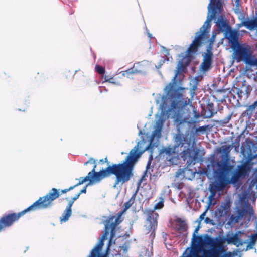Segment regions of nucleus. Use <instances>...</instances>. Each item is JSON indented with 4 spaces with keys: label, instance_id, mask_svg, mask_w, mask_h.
<instances>
[{
    "label": "nucleus",
    "instance_id": "f8f14e48",
    "mask_svg": "<svg viewBox=\"0 0 257 257\" xmlns=\"http://www.w3.org/2000/svg\"><path fill=\"white\" fill-rule=\"evenodd\" d=\"M224 34L225 37L228 40L231 48L240 43L238 41L239 36V30L232 29L230 27Z\"/></svg>",
    "mask_w": 257,
    "mask_h": 257
},
{
    "label": "nucleus",
    "instance_id": "2f4dec72",
    "mask_svg": "<svg viewBox=\"0 0 257 257\" xmlns=\"http://www.w3.org/2000/svg\"><path fill=\"white\" fill-rule=\"evenodd\" d=\"M231 116H232L231 114L228 115L227 117H226L224 118H223V119L221 120L220 121V122L223 124H227L230 120V119L231 118Z\"/></svg>",
    "mask_w": 257,
    "mask_h": 257
},
{
    "label": "nucleus",
    "instance_id": "09e8293b",
    "mask_svg": "<svg viewBox=\"0 0 257 257\" xmlns=\"http://www.w3.org/2000/svg\"><path fill=\"white\" fill-rule=\"evenodd\" d=\"M100 162L102 163H104V162H107V158H106L105 159V161H104L103 159H101V160H100Z\"/></svg>",
    "mask_w": 257,
    "mask_h": 257
},
{
    "label": "nucleus",
    "instance_id": "473e14b6",
    "mask_svg": "<svg viewBox=\"0 0 257 257\" xmlns=\"http://www.w3.org/2000/svg\"><path fill=\"white\" fill-rule=\"evenodd\" d=\"M79 196L80 195L78 193L75 194V195L73 198H72V199L69 201L68 204H71V206L72 207L74 201H76Z\"/></svg>",
    "mask_w": 257,
    "mask_h": 257
},
{
    "label": "nucleus",
    "instance_id": "de8ad7c7",
    "mask_svg": "<svg viewBox=\"0 0 257 257\" xmlns=\"http://www.w3.org/2000/svg\"><path fill=\"white\" fill-rule=\"evenodd\" d=\"M147 35L150 38H153L152 35L149 31L147 32Z\"/></svg>",
    "mask_w": 257,
    "mask_h": 257
},
{
    "label": "nucleus",
    "instance_id": "ea45409f",
    "mask_svg": "<svg viewBox=\"0 0 257 257\" xmlns=\"http://www.w3.org/2000/svg\"><path fill=\"white\" fill-rule=\"evenodd\" d=\"M206 211L204 212L203 213L201 214V215L200 216L198 220L199 221H201L202 220L204 219V217L206 215Z\"/></svg>",
    "mask_w": 257,
    "mask_h": 257
},
{
    "label": "nucleus",
    "instance_id": "e433bc0d",
    "mask_svg": "<svg viewBox=\"0 0 257 257\" xmlns=\"http://www.w3.org/2000/svg\"><path fill=\"white\" fill-rule=\"evenodd\" d=\"M96 160L92 158H90L87 162L84 163L85 165H87L88 163L95 164Z\"/></svg>",
    "mask_w": 257,
    "mask_h": 257
},
{
    "label": "nucleus",
    "instance_id": "49530a36",
    "mask_svg": "<svg viewBox=\"0 0 257 257\" xmlns=\"http://www.w3.org/2000/svg\"><path fill=\"white\" fill-rule=\"evenodd\" d=\"M104 78L105 79V82H108L109 81V79H110V78H109L108 76L107 75L104 76Z\"/></svg>",
    "mask_w": 257,
    "mask_h": 257
},
{
    "label": "nucleus",
    "instance_id": "f03ea898",
    "mask_svg": "<svg viewBox=\"0 0 257 257\" xmlns=\"http://www.w3.org/2000/svg\"><path fill=\"white\" fill-rule=\"evenodd\" d=\"M165 107L164 105L160 106L161 112L156 114L153 131L148 141H147L143 138L141 140L138 142L137 145L130 151L123 163H121L131 178L133 175V170L135 164L145 151H148L150 153V155L145 175H146L148 172L150 173V165L153 160V153L155 148L157 147L159 145L164 123L168 118V113L164 111Z\"/></svg>",
    "mask_w": 257,
    "mask_h": 257
},
{
    "label": "nucleus",
    "instance_id": "a878e982",
    "mask_svg": "<svg viewBox=\"0 0 257 257\" xmlns=\"http://www.w3.org/2000/svg\"><path fill=\"white\" fill-rule=\"evenodd\" d=\"M90 176V174L88 173V175L85 177H80L79 179H76V180H78L79 182L78 183H77L76 185H74L73 186H75V188L77 186H78L79 185H80L82 184H83L84 182L86 181H89V176Z\"/></svg>",
    "mask_w": 257,
    "mask_h": 257
},
{
    "label": "nucleus",
    "instance_id": "58836bf2",
    "mask_svg": "<svg viewBox=\"0 0 257 257\" xmlns=\"http://www.w3.org/2000/svg\"><path fill=\"white\" fill-rule=\"evenodd\" d=\"M245 23V20L244 21H243L240 24H237L236 25V30H238L240 28H241V27L242 26H244V24Z\"/></svg>",
    "mask_w": 257,
    "mask_h": 257
},
{
    "label": "nucleus",
    "instance_id": "bb28decb",
    "mask_svg": "<svg viewBox=\"0 0 257 257\" xmlns=\"http://www.w3.org/2000/svg\"><path fill=\"white\" fill-rule=\"evenodd\" d=\"M241 93L245 92V94H248L250 92V89L249 86H246V81L244 80L242 82V86L241 87Z\"/></svg>",
    "mask_w": 257,
    "mask_h": 257
},
{
    "label": "nucleus",
    "instance_id": "6ab92c4d",
    "mask_svg": "<svg viewBox=\"0 0 257 257\" xmlns=\"http://www.w3.org/2000/svg\"><path fill=\"white\" fill-rule=\"evenodd\" d=\"M215 23L220 30L224 33L230 27L227 24L225 18L222 16L218 17Z\"/></svg>",
    "mask_w": 257,
    "mask_h": 257
},
{
    "label": "nucleus",
    "instance_id": "3c124183",
    "mask_svg": "<svg viewBox=\"0 0 257 257\" xmlns=\"http://www.w3.org/2000/svg\"><path fill=\"white\" fill-rule=\"evenodd\" d=\"M246 32H247V31H245V30H241V31H239V34H240V33H246Z\"/></svg>",
    "mask_w": 257,
    "mask_h": 257
},
{
    "label": "nucleus",
    "instance_id": "5701e85b",
    "mask_svg": "<svg viewBox=\"0 0 257 257\" xmlns=\"http://www.w3.org/2000/svg\"><path fill=\"white\" fill-rule=\"evenodd\" d=\"M229 208V206L227 203L221 204L217 208V211L219 215L221 216L225 215L227 214Z\"/></svg>",
    "mask_w": 257,
    "mask_h": 257
},
{
    "label": "nucleus",
    "instance_id": "dca6fc26",
    "mask_svg": "<svg viewBox=\"0 0 257 257\" xmlns=\"http://www.w3.org/2000/svg\"><path fill=\"white\" fill-rule=\"evenodd\" d=\"M219 243L217 244V245ZM217 245L214 247H211L210 249H206L205 248L201 254V257H219V253L220 250H222V248L220 246L216 247Z\"/></svg>",
    "mask_w": 257,
    "mask_h": 257
},
{
    "label": "nucleus",
    "instance_id": "0eeeda50",
    "mask_svg": "<svg viewBox=\"0 0 257 257\" xmlns=\"http://www.w3.org/2000/svg\"><path fill=\"white\" fill-rule=\"evenodd\" d=\"M196 241L198 244L193 245L189 253L185 257H201L204 246L214 247L218 244V240L208 236L197 237Z\"/></svg>",
    "mask_w": 257,
    "mask_h": 257
},
{
    "label": "nucleus",
    "instance_id": "c85d7f7f",
    "mask_svg": "<svg viewBox=\"0 0 257 257\" xmlns=\"http://www.w3.org/2000/svg\"><path fill=\"white\" fill-rule=\"evenodd\" d=\"M216 195V192L214 190H213L212 189H210V194L208 196V200L209 202V203H212L213 200L214 199V197Z\"/></svg>",
    "mask_w": 257,
    "mask_h": 257
},
{
    "label": "nucleus",
    "instance_id": "603ef678",
    "mask_svg": "<svg viewBox=\"0 0 257 257\" xmlns=\"http://www.w3.org/2000/svg\"><path fill=\"white\" fill-rule=\"evenodd\" d=\"M96 167V162H95V164H94V166H93V169H94V171H95Z\"/></svg>",
    "mask_w": 257,
    "mask_h": 257
},
{
    "label": "nucleus",
    "instance_id": "7ed1b4c3",
    "mask_svg": "<svg viewBox=\"0 0 257 257\" xmlns=\"http://www.w3.org/2000/svg\"><path fill=\"white\" fill-rule=\"evenodd\" d=\"M88 173L90 174L88 185L98 183L102 179L109 176L111 174H114L116 176V180L113 185L114 188H116L119 184L122 185L131 179L127 172L126 171L121 163L109 166L105 170H101L98 172L94 171V169H92Z\"/></svg>",
    "mask_w": 257,
    "mask_h": 257
},
{
    "label": "nucleus",
    "instance_id": "b1692460",
    "mask_svg": "<svg viewBox=\"0 0 257 257\" xmlns=\"http://www.w3.org/2000/svg\"><path fill=\"white\" fill-rule=\"evenodd\" d=\"M231 150L230 145H224L221 146L219 149V152L225 156L227 157Z\"/></svg>",
    "mask_w": 257,
    "mask_h": 257
},
{
    "label": "nucleus",
    "instance_id": "864d4df0",
    "mask_svg": "<svg viewBox=\"0 0 257 257\" xmlns=\"http://www.w3.org/2000/svg\"><path fill=\"white\" fill-rule=\"evenodd\" d=\"M239 0H236V6H238V5L239 4Z\"/></svg>",
    "mask_w": 257,
    "mask_h": 257
},
{
    "label": "nucleus",
    "instance_id": "9b49d317",
    "mask_svg": "<svg viewBox=\"0 0 257 257\" xmlns=\"http://www.w3.org/2000/svg\"><path fill=\"white\" fill-rule=\"evenodd\" d=\"M22 212L13 213L5 215L0 218V231L3 229L11 226L15 222L23 216Z\"/></svg>",
    "mask_w": 257,
    "mask_h": 257
},
{
    "label": "nucleus",
    "instance_id": "72a5a7b5",
    "mask_svg": "<svg viewBox=\"0 0 257 257\" xmlns=\"http://www.w3.org/2000/svg\"><path fill=\"white\" fill-rule=\"evenodd\" d=\"M166 58H162L159 61V64L158 65H156L155 67L157 69H159L161 66L164 64L165 61L166 60Z\"/></svg>",
    "mask_w": 257,
    "mask_h": 257
},
{
    "label": "nucleus",
    "instance_id": "c03bdc74",
    "mask_svg": "<svg viewBox=\"0 0 257 257\" xmlns=\"http://www.w3.org/2000/svg\"><path fill=\"white\" fill-rule=\"evenodd\" d=\"M112 78H113L112 77L110 78V79H109V81H108V82L112 83V84H116V85H120L119 83L116 82H114V81H112Z\"/></svg>",
    "mask_w": 257,
    "mask_h": 257
},
{
    "label": "nucleus",
    "instance_id": "20e7f679",
    "mask_svg": "<svg viewBox=\"0 0 257 257\" xmlns=\"http://www.w3.org/2000/svg\"><path fill=\"white\" fill-rule=\"evenodd\" d=\"M122 213L120 212L117 217L112 216L109 217L106 220L104 221L103 223L105 226V231L99 240L91 250L88 257H103L101 254L102 246L104 244V241L107 239V236L110 231V237L109 240L108 247L111 244L115 243L113 241V238L115 235V228L121 220ZM109 249V247H107Z\"/></svg>",
    "mask_w": 257,
    "mask_h": 257
},
{
    "label": "nucleus",
    "instance_id": "aec40b11",
    "mask_svg": "<svg viewBox=\"0 0 257 257\" xmlns=\"http://www.w3.org/2000/svg\"><path fill=\"white\" fill-rule=\"evenodd\" d=\"M71 207V204H68L66 207V208L64 210L63 213L60 217V222L61 224L65 223L68 221L69 218L72 214Z\"/></svg>",
    "mask_w": 257,
    "mask_h": 257
},
{
    "label": "nucleus",
    "instance_id": "412c9836",
    "mask_svg": "<svg viewBox=\"0 0 257 257\" xmlns=\"http://www.w3.org/2000/svg\"><path fill=\"white\" fill-rule=\"evenodd\" d=\"M244 26L249 30H257V17L251 20H245Z\"/></svg>",
    "mask_w": 257,
    "mask_h": 257
},
{
    "label": "nucleus",
    "instance_id": "ddd939ff",
    "mask_svg": "<svg viewBox=\"0 0 257 257\" xmlns=\"http://www.w3.org/2000/svg\"><path fill=\"white\" fill-rule=\"evenodd\" d=\"M211 49L212 47L211 46L208 47L206 52L202 55L203 57V62L200 65V70L202 71H207L211 68L213 57Z\"/></svg>",
    "mask_w": 257,
    "mask_h": 257
},
{
    "label": "nucleus",
    "instance_id": "4be33fe9",
    "mask_svg": "<svg viewBox=\"0 0 257 257\" xmlns=\"http://www.w3.org/2000/svg\"><path fill=\"white\" fill-rule=\"evenodd\" d=\"M198 84V79L196 78H193L190 81V86L191 87L190 93V95L192 96V98H193L194 95L195 94V91L197 89Z\"/></svg>",
    "mask_w": 257,
    "mask_h": 257
},
{
    "label": "nucleus",
    "instance_id": "79ce46f5",
    "mask_svg": "<svg viewBox=\"0 0 257 257\" xmlns=\"http://www.w3.org/2000/svg\"><path fill=\"white\" fill-rule=\"evenodd\" d=\"M122 75L123 76H127V78H130V75L128 73H127V70L125 71L121 72Z\"/></svg>",
    "mask_w": 257,
    "mask_h": 257
},
{
    "label": "nucleus",
    "instance_id": "7c9ffc66",
    "mask_svg": "<svg viewBox=\"0 0 257 257\" xmlns=\"http://www.w3.org/2000/svg\"><path fill=\"white\" fill-rule=\"evenodd\" d=\"M95 70L97 71V72L100 74H103L105 73L104 68L102 67L99 66V65L96 66Z\"/></svg>",
    "mask_w": 257,
    "mask_h": 257
},
{
    "label": "nucleus",
    "instance_id": "cd10ccee",
    "mask_svg": "<svg viewBox=\"0 0 257 257\" xmlns=\"http://www.w3.org/2000/svg\"><path fill=\"white\" fill-rule=\"evenodd\" d=\"M200 227L199 225H198L194 230V232H193V238H194V243L193 245L194 244H198V243L196 241V238L197 237H205V236H208L209 237H210V236H208L207 235H205L204 236H196V234L198 233V232L200 229Z\"/></svg>",
    "mask_w": 257,
    "mask_h": 257
},
{
    "label": "nucleus",
    "instance_id": "f257e3e1",
    "mask_svg": "<svg viewBox=\"0 0 257 257\" xmlns=\"http://www.w3.org/2000/svg\"><path fill=\"white\" fill-rule=\"evenodd\" d=\"M177 73L172 79V82L168 84L164 88L165 95H159L156 100L157 104L165 106V111L169 115L172 113L171 118L173 119L176 125L178 133L174 136V146L177 148L179 147H184L181 153V157L184 161H186L187 167L195 164L198 162V152L194 150L190 146V143H187L184 146L186 140L184 135L181 133L183 126L185 124H194L199 122V118L201 117L199 113L195 108L192 111L188 108L189 103H191L190 99L183 98L182 94L180 90L184 89L182 87H178L175 82Z\"/></svg>",
    "mask_w": 257,
    "mask_h": 257
},
{
    "label": "nucleus",
    "instance_id": "a211bd4d",
    "mask_svg": "<svg viewBox=\"0 0 257 257\" xmlns=\"http://www.w3.org/2000/svg\"><path fill=\"white\" fill-rule=\"evenodd\" d=\"M225 240L228 244H232L237 247H239L246 243V241H243L239 238L238 233L232 234L231 236H227Z\"/></svg>",
    "mask_w": 257,
    "mask_h": 257
},
{
    "label": "nucleus",
    "instance_id": "6e6552de",
    "mask_svg": "<svg viewBox=\"0 0 257 257\" xmlns=\"http://www.w3.org/2000/svg\"><path fill=\"white\" fill-rule=\"evenodd\" d=\"M164 206L163 199H162L155 204L153 210L146 209L144 213L147 216V220L144 225L145 228L147 230V233L152 231L151 235L154 236L155 230L157 226V219L158 214L154 212V210L161 209Z\"/></svg>",
    "mask_w": 257,
    "mask_h": 257
},
{
    "label": "nucleus",
    "instance_id": "9d476101",
    "mask_svg": "<svg viewBox=\"0 0 257 257\" xmlns=\"http://www.w3.org/2000/svg\"><path fill=\"white\" fill-rule=\"evenodd\" d=\"M242 153L244 157L246 158L247 162L238 165L236 171L242 178H244L249 175L251 168V165L248 162L251 161L254 158V156L252 154L250 149L247 150H242Z\"/></svg>",
    "mask_w": 257,
    "mask_h": 257
},
{
    "label": "nucleus",
    "instance_id": "4c0bfd02",
    "mask_svg": "<svg viewBox=\"0 0 257 257\" xmlns=\"http://www.w3.org/2000/svg\"><path fill=\"white\" fill-rule=\"evenodd\" d=\"M161 50L165 52V55L166 56L169 55V51L164 46H161Z\"/></svg>",
    "mask_w": 257,
    "mask_h": 257
},
{
    "label": "nucleus",
    "instance_id": "a18cd8bd",
    "mask_svg": "<svg viewBox=\"0 0 257 257\" xmlns=\"http://www.w3.org/2000/svg\"><path fill=\"white\" fill-rule=\"evenodd\" d=\"M213 220H211L210 218L207 217L205 218V222L206 223H210L211 222H212Z\"/></svg>",
    "mask_w": 257,
    "mask_h": 257
},
{
    "label": "nucleus",
    "instance_id": "8fccbe9b",
    "mask_svg": "<svg viewBox=\"0 0 257 257\" xmlns=\"http://www.w3.org/2000/svg\"><path fill=\"white\" fill-rule=\"evenodd\" d=\"M125 207L126 208H128L130 206V204H129V203L128 202H127L126 203H125Z\"/></svg>",
    "mask_w": 257,
    "mask_h": 257
},
{
    "label": "nucleus",
    "instance_id": "2eb2a0df",
    "mask_svg": "<svg viewBox=\"0 0 257 257\" xmlns=\"http://www.w3.org/2000/svg\"><path fill=\"white\" fill-rule=\"evenodd\" d=\"M246 213L250 215L253 214V211L250 205H247L245 208L243 209H239L237 211L236 215H232V218L233 220L235 222H238L239 220L241 219L245 215Z\"/></svg>",
    "mask_w": 257,
    "mask_h": 257
},
{
    "label": "nucleus",
    "instance_id": "a19ab883",
    "mask_svg": "<svg viewBox=\"0 0 257 257\" xmlns=\"http://www.w3.org/2000/svg\"><path fill=\"white\" fill-rule=\"evenodd\" d=\"M88 185H87L85 186V187H84L83 189H82L79 193H78V194H79V195L82 194V193H85L86 192V189H87V187L88 186Z\"/></svg>",
    "mask_w": 257,
    "mask_h": 257
},
{
    "label": "nucleus",
    "instance_id": "5fc2aeb1",
    "mask_svg": "<svg viewBox=\"0 0 257 257\" xmlns=\"http://www.w3.org/2000/svg\"><path fill=\"white\" fill-rule=\"evenodd\" d=\"M141 134H143V132L141 130H140V131L139 132V135H140Z\"/></svg>",
    "mask_w": 257,
    "mask_h": 257
},
{
    "label": "nucleus",
    "instance_id": "37998d69",
    "mask_svg": "<svg viewBox=\"0 0 257 257\" xmlns=\"http://www.w3.org/2000/svg\"><path fill=\"white\" fill-rule=\"evenodd\" d=\"M150 65V64L148 66H141L139 67V69H142L143 70V74L145 73V69L148 67H149Z\"/></svg>",
    "mask_w": 257,
    "mask_h": 257
},
{
    "label": "nucleus",
    "instance_id": "c756f323",
    "mask_svg": "<svg viewBox=\"0 0 257 257\" xmlns=\"http://www.w3.org/2000/svg\"><path fill=\"white\" fill-rule=\"evenodd\" d=\"M207 128V126H202L198 128H196L195 132L198 134L199 133H204Z\"/></svg>",
    "mask_w": 257,
    "mask_h": 257
},
{
    "label": "nucleus",
    "instance_id": "39448f33",
    "mask_svg": "<svg viewBox=\"0 0 257 257\" xmlns=\"http://www.w3.org/2000/svg\"><path fill=\"white\" fill-rule=\"evenodd\" d=\"M232 58L237 62H243L246 65L257 68V57L253 54L250 46L239 43L231 48Z\"/></svg>",
    "mask_w": 257,
    "mask_h": 257
},
{
    "label": "nucleus",
    "instance_id": "f3484780",
    "mask_svg": "<svg viewBox=\"0 0 257 257\" xmlns=\"http://www.w3.org/2000/svg\"><path fill=\"white\" fill-rule=\"evenodd\" d=\"M150 62L147 60L136 63L134 64L133 67L127 70V73H128L130 75L137 73L143 74V70L139 69V67L141 66H148Z\"/></svg>",
    "mask_w": 257,
    "mask_h": 257
},
{
    "label": "nucleus",
    "instance_id": "6e6d98bb",
    "mask_svg": "<svg viewBox=\"0 0 257 257\" xmlns=\"http://www.w3.org/2000/svg\"><path fill=\"white\" fill-rule=\"evenodd\" d=\"M254 80L256 82V86H257V76L254 77Z\"/></svg>",
    "mask_w": 257,
    "mask_h": 257
},
{
    "label": "nucleus",
    "instance_id": "c9c22d12",
    "mask_svg": "<svg viewBox=\"0 0 257 257\" xmlns=\"http://www.w3.org/2000/svg\"><path fill=\"white\" fill-rule=\"evenodd\" d=\"M75 188V186H71L68 189H64V190H61L60 192H61V194L62 193H65L72 189H73L74 188Z\"/></svg>",
    "mask_w": 257,
    "mask_h": 257
},
{
    "label": "nucleus",
    "instance_id": "1a4fd4ad",
    "mask_svg": "<svg viewBox=\"0 0 257 257\" xmlns=\"http://www.w3.org/2000/svg\"><path fill=\"white\" fill-rule=\"evenodd\" d=\"M219 169L215 172L216 180L214 185L217 190H221L224 188L230 183L228 178V174L230 171V167L225 163L217 162Z\"/></svg>",
    "mask_w": 257,
    "mask_h": 257
},
{
    "label": "nucleus",
    "instance_id": "4d7b16f0",
    "mask_svg": "<svg viewBox=\"0 0 257 257\" xmlns=\"http://www.w3.org/2000/svg\"><path fill=\"white\" fill-rule=\"evenodd\" d=\"M212 116H213V114L211 113V114L209 116H208L207 117H211Z\"/></svg>",
    "mask_w": 257,
    "mask_h": 257
},
{
    "label": "nucleus",
    "instance_id": "423d86ee",
    "mask_svg": "<svg viewBox=\"0 0 257 257\" xmlns=\"http://www.w3.org/2000/svg\"><path fill=\"white\" fill-rule=\"evenodd\" d=\"M60 190L52 188L49 192L43 197H41L29 207L21 211L23 215L26 213L35 211L37 209H43L51 207L53 201L60 196Z\"/></svg>",
    "mask_w": 257,
    "mask_h": 257
},
{
    "label": "nucleus",
    "instance_id": "4468645a",
    "mask_svg": "<svg viewBox=\"0 0 257 257\" xmlns=\"http://www.w3.org/2000/svg\"><path fill=\"white\" fill-rule=\"evenodd\" d=\"M176 148L174 146H169L163 148L161 150L160 153L165 155L167 160L173 162L174 159L177 156L178 153L176 152Z\"/></svg>",
    "mask_w": 257,
    "mask_h": 257
},
{
    "label": "nucleus",
    "instance_id": "f704fd0d",
    "mask_svg": "<svg viewBox=\"0 0 257 257\" xmlns=\"http://www.w3.org/2000/svg\"><path fill=\"white\" fill-rule=\"evenodd\" d=\"M236 254H237L235 253L234 252H233V253L229 252L227 253L223 254L221 256V257H232V255H235Z\"/></svg>",
    "mask_w": 257,
    "mask_h": 257
},
{
    "label": "nucleus",
    "instance_id": "393cba45",
    "mask_svg": "<svg viewBox=\"0 0 257 257\" xmlns=\"http://www.w3.org/2000/svg\"><path fill=\"white\" fill-rule=\"evenodd\" d=\"M240 178H243L239 173L235 170L232 174L230 182L235 184L238 182Z\"/></svg>",
    "mask_w": 257,
    "mask_h": 257
}]
</instances>
